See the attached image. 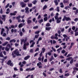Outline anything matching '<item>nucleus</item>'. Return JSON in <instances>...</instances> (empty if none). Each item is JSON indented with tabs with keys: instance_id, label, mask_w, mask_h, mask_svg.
I'll return each instance as SVG.
<instances>
[{
	"instance_id": "1",
	"label": "nucleus",
	"mask_w": 78,
	"mask_h": 78,
	"mask_svg": "<svg viewBox=\"0 0 78 78\" xmlns=\"http://www.w3.org/2000/svg\"><path fill=\"white\" fill-rule=\"evenodd\" d=\"M12 55L13 58H16V56H20V54H19V52L17 51V49L15 50L12 53Z\"/></svg>"
},
{
	"instance_id": "2",
	"label": "nucleus",
	"mask_w": 78,
	"mask_h": 78,
	"mask_svg": "<svg viewBox=\"0 0 78 78\" xmlns=\"http://www.w3.org/2000/svg\"><path fill=\"white\" fill-rule=\"evenodd\" d=\"M27 40L28 39L27 37L25 38V39H21L20 40L21 41V44L22 45L23 44V42H24V44H23V47H27V44L25 43L27 41Z\"/></svg>"
},
{
	"instance_id": "3",
	"label": "nucleus",
	"mask_w": 78,
	"mask_h": 78,
	"mask_svg": "<svg viewBox=\"0 0 78 78\" xmlns=\"http://www.w3.org/2000/svg\"><path fill=\"white\" fill-rule=\"evenodd\" d=\"M64 18L62 19V21L64 22L65 20L66 21H69V20H71V18L69 17H66V16L65 15L63 17Z\"/></svg>"
},
{
	"instance_id": "4",
	"label": "nucleus",
	"mask_w": 78,
	"mask_h": 78,
	"mask_svg": "<svg viewBox=\"0 0 78 78\" xmlns=\"http://www.w3.org/2000/svg\"><path fill=\"white\" fill-rule=\"evenodd\" d=\"M55 20H57L56 23H59L61 22V20H61L62 19V17H60L57 19H55Z\"/></svg>"
},
{
	"instance_id": "5",
	"label": "nucleus",
	"mask_w": 78,
	"mask_h": 78,
	"mask_svg": "<svg viewBox=\"0 0 78 78\" xmlns=\"http://www.w3.org/2000/svg\"><path fill=\"white\" fill-rule=\"evenodd\" d=\"M20 5H21L22 8H24L26 6L27 4L25 3H24L23 2H21L20 3Z\"/></svg>"
},
{
	"instance_id": "6",
	"label": "nucleus",
	"mask_w": 78,
	"mask_h": 78,
	"mask_svg": "<svg viewBox=\"0 0 78 78\" xmlns=\"http://www.w3.org/2000/svg\"><path fill=\"white\" fill-rule=\"evenodd\" d=\"M25 23H20L18 25V27L19 28H22V27H23V26H25Z\"/></svg>"
},
{
	"instance_id": "7",
	"label": "nucleus",
	"mask_w": 78,
	"mask_h": 78,
	"mask_svg": "<svg viewBox=\"0 0 78 78\" xmlns=\"http://www.w3.org/2000/svg\"><path fill=\"white\" fill-rule=\"evenodd\" d=\"M29 8L28 7H26V8H25V12L26 13H28H28H29Z\"/></svg>"
},
{
	"instance_id": "8",
	"label": "nucleus",
	"mask_w": 78,
	"mask_h": 78,
	"mask_svg": "<svg viewBox=\"0 0 78 78\" xmlns=\"http://www.w3.org/2000/svg\"><path fill=\"white\" fill-rule=\"evenodd\" d=\"M30 58V56L28 55L24 57V60H27V59H28Z\"/></svg>"
},
{
	"instance_id": "9",
	"label": "nucleus",
	"mask_w": 78,
	"mask_h": 78,
	"mask_svg": "<svg viewBox=\"0 0 78 78\" xmlns=\"http://www.w3.org/2000/svg\"><path fill=\"white\" fill-rule=\"evenodd\" d=\"M16 13H17V11H15L13 13H11L10 15V16H16Z\"/></svg>"
},
{
	"instance_id": "10",
	"label": "nucleus",
	"mask_w": 78,
	"mask_h": 78,
	"mask_svg": "<svg viewBox=\"0 0 78 78\" xmlns=\"http://www.w3.org/2000/svg\"><path fill=\"white\" fill-rule=\"evenodd\" d=\"M69 2V0H63V2L64 4L68 3Z\"/></svg>"
},
{
	"instance_id": "11",
	"label": "nucleus",
	"mask_w": 78,
	"mask_h": 78,
	"mask_svg": "<svg viewBox=\"0 0 78 78\" xmlns=\"http://www.w3.org/2000/svg\"><path fill=\"white\" fill-rule=\"evenodd\" d=\"M73 70H74L73 71V73H74L75 72V70H76V71H78V68L77 67H74L73 68Z\"/></svg>"
},
{
	"instance_id": "12",
	"label": "nucleus",
	"mask_w": 78,
	"mask_h": 78,
	"mask_svg": "<svg viewBox=\"0 0 78 78\" xmlns=\"http://www.w3.org/2000/svg\"><path fill=\"white\" fill-rule=\"evenodd\" d=\"M54 2L55 3V5L56 6H57V5H58V4H59V3L58 2V0H55L54 1Z\"/></svg>"
},
{
	"instance_id": "13",
	"label": "nucleus",
	"mask_w": 78,
	"mask_h": 78,
	"mask_svg": "<svg viewBox=\"0 0 78 78\" xmlns=\"http://www.w3.org/2000/svg\"><path fill=\"white\" fill-rule=\"evenodd\" d=\"M51 27H45V30L46 31H49L51 30Z\"/></svg>"
},
{
	"instance_id": "14",
	"label": "nucleus",
	"mask_w": 78,
	"mask_h": 78,
	"mask_svg": "<svg viewBox=\"0 0 78 78\" xmlns=\"http://www.w3.org/2000/svg\"><path fill=\"white\" fill-rule=\"evenodd\" d=\"M12 42L15 43L16 42V40H14V39H13L12 40H10V41L9 42H10V43H11V42Z\"/></svg>"
},
{
	"instance_id": "15",
	"label": "nucleus",
	"mask_w": 78,
	"mask_h": 78,
	"mask_svg": "<svg viewBox=\"0 0 78 78\" xmlns=\"http://www.w3.org/2000/svg\"><path fill=\"white\" fill-rule=\"evenodd\" d=\"M5 31V29L4 28H2L1 29V34H3V32Z\"/></svg>"
},
{
	"instance_id": "16",
	"label": "nucleus",
	"mask_w": 78,
	"mask_h": 78,
	"mask_svg": "<svg viewBox=\"0 0 78 78\" xmlns=\"http://www.w3.org/2000/svg\"><path fill=\"white\" fill-rule=\"evenodd\" d=\"M59 15V13H56L55 16L54 17L56 19L58 18V15Z\"/></svg>"
},
{
	"instance_id": "17",
	"label": "nucleus",
	"mask_w": 78,
	"mask_h": 78,
	"mask_svg": "<svg viewBox=\"0 0 78 78\" xmlns=\"http://www.w3.org/2000/svg\"><path fill=\"white\" fill-rule=\"evenodd\" d=\"M60 5H61L60 6L61 8H64V4H63V3L62 2H61Z\"/></svg>"
},
{
	"instance_id": "18",
	"label": "nucleus",
	"mask_w": 78,
	"mask_h": 78,
	"mask_svg": "<svg viewBox=\"0 0 78 78\" xmlns=\"http://www.w3.org/2000/svg\"><path fill=\"white\" fill-rule=\"evenodd\" d=\"M6 15H2V20H3V19H6Z\"/></svg>"
},
{
	"instance_id": "19",
	"label": "nucleus",
	"mask_w": 78,
	"mask_h": 78,
	"mask_svg": "<svg viewBox=\"0 0 78 78\" xmlns=\"http://www.w3.org/2000/svg\"><path fill=\"white\" fill-rule=\"evenodd\" d=\"M48 20V17H46L44 18V22H46V21H47Z\"/></svg>"
},
{
	"instance_id": "20",
	"label": "nucleus",
	"mask_w": 78,
	"mask_h": 78,
	"mask_svg": "<svg viewBox=\"0 0 78 78\" xmlns=\"http://www.w3.org/2000/svg\"><path fill=\"white\" fill-rule=\"evenodd\" d=\"M0 57H1V58H4V56L3 55L2 52L0 53Z\"/></svg>"
},
{
	"instance_id": "21",
	"label": "nucleus",
	"mask_w": 78,
	"mask_h": 78,
	"mask_svg": "<svg viewBox=\"0 0 78 78\" xmlns=\"http://www.w3.org/2000/svg\"><path fill=\"white\" fill-rule=\"evenodd\" d=\"M11 62H12L11 60H9L7 62V64L8 65H9V64L11 63Z\"/></svg>"
},
{
	"instance_id": "22",
	"label": "nucleus",
	"mask_w": 78,
	"mask_h": 78,
	"mask_svg": "<svg viewBox=\"0 0 78 78\" xmlns=\"http://www.w3.org/2000/svg\"><path fill=\"white\" fill-rule=\"evenodd\" d=\"M73 45H74V43H71V46L69 47V48H72V46H73Z\"/></svg>"
},
{
	"instance_id": "23",
	"label": "nucleus",
	"mask_w": 78,
	"mask_h": 78,
	"mask_svg": "<svg viewBox=\"0 0 78 78\" xmlns=\"http://www.w3.org/2000/svg\"><path fill=\"white\" fill-rule=\"evenodd\" d=\"M54 59V58H53V56H51V58L50 59L49 61L51 62Z\"/></svg>"
},
{
	"instance_id": "24",
	"label": "nucleus",
	"mask_w": 78,
	"mask_h": 78,
	"mask_svg": "<svg viewBox=\"0 0 78 78\" xmlns=\"http://www.w3.org/2000/svg\"><path fill=\"white\" fill-rule=\"evenodd\" d=\"M32 22L31 20H27V23L28 24H30V23H31Z\"/></svg>"
},
{
	"instance_id": "25",
	"label": "nucleus",
	"mask_w": 78,
	"mask_h": 78,
	"mask_svg": "<svg viewBox=\"0 0 78 78\" xmlns=\"http://www.w3.org/2000/svg\"><path fill=\"white\" fill-rule=\"evenodd\" d=\"M71 59H73V58L72 57H69L68 58H67L66 59V60H67L68 61H70L71 60Z\"/></svg>"
},
{
	"instance_id": "26",
	"label": "nucleus",
	"mask_w": 78,
	"mask_h": 78,
	"mask_svg": "<svg viewBox=\"0 0 78 78\" xmlns=\"http://www.w3.org/2000/svg\"><path fill=\"white\" fill-rule=\"evenodd\" d=\"M32 3L34 4V5H36V3H37V0H35L32 2Z\"/></svg>"
},
{
	"instance_id": "27",
	"label": "nucleus",
	"mask_w": 78,
	"mask_h": 78,
	"mask_svg": "<svg viewBox=\"0 0 78 78\" xmlns=\"http://www.w3.org/2000/svg\"><path fill=\"white\" fill-rule=\"evenodd\" d=\"M47 8V5H45L43 8V10H44Z\"/></svg>"
},
{
	"instance_id": "28",
	"label": "nucleus",
	"mask_w": 78,
	"mask_h": 78,
	"mask_svg": "<svg viewBox=\"0 0 78 78\" xmlns=\"http://www.w3.org/2000/svg\"><path fill=\"white\" fill-rule=\"evenodd\" d=\"M48 0H41V3H43V2H48Z\"/></svg>"
},
{
	"instance_id": "29",
	"label": "nucleus",
	"mask_w": 78,
	"mask_h": 78,
	"mask_svg": "<svg viewBox=\"0 0 78 78\" xmlns=\"http://www.w3.org/2000/svg\"><path fill=\"white\" fill-rule=\"evenodd\" d=\"M40 65H42V63L41 62H39V63H37V66H40Z\"/></svg>"
},
{
	"instance_id": "30",
	"label": "nucleus",
	"mask_w": 78,
	"mask_h": 78,
	"mask_svg": "<svg viewBox=\"0 0 78 78\" xmlns=\"http://www.w3.org/2000/svg\"><path fill=\"white\" fill-rule=\"evenodd\" d=\"M21 17V16H20V15L19 16H18L17 17H16L17 20H18L19 19H20Z\"/></svg>"
},
{
	"instance_id": "31",
	"label": "nucleus",
	"mask_w": 78,
	"mask_h": 78,
	"mask_svg": "<svg viewBox=\"0 0 78 78\" xmlns=\"http://www.w3.org/2000/svg\"><path fill=\"white\" fill-rule=\"evenodd\" d=\"M10 48H8V47H6L5 48V50H6V51H9V49H10Z\"/></svg>"
},
{
	"instance_id": "32",
	"label": "nucleus",
	"mask_w": 78,
	"mask_h": 78,
	"mask_svg": "<svg viewBox=\"0 0 78 78\" xmlns=\"http://www.w3.org/2000/svg\"><path fill=\"white\" fill-rule=\"evenodd\" d=\"M5 28L7 30H6V31H9V29L8 28V26H6L5 27Z\"/></svg>"
},
{
	"instance_id": "33",
	"label": "nucleus",
	"mask_w": 78,
	"mask_h": 78,
	"mask_svg": "<svg viewBox=\"0 0 78 78\" xmlns=\"http://www.w3.org/2000/svg\"><path fill=\"white\" fill-rule=\"evenodd\" d=\"M5 28L7 30H6V31H9V29L8 28V26H6L5 27Z\"/></svg>"
},
{
	"instance_id": "34",
	"label": "nucleus",
	"mask_w": 78,
	"mask_h": 78,
	"mask_svg": "<svg viewBox=\"0 0 78 78\" xmlns=\"http://www.w3.org/2000/svg\"><path fill=\"white\" fill-rule=\"evenodd\" d=\"M32 6H33V4L32 3L28 4V7H32Z\"/></svg>"
},
{
	"instance_id": "35",
	"label": "nucleus",
	"mask_w": 78,
	"mask_h": 78,
	"mask_svg": "<svg viewBox=\"0 0 78 78\" xmlns=\"http://www.w3.org/2000/svg\"><path fill=\"white\" fill-rule=\"evenodd\" d=\"M44 20H43V19H41L40 20H39V22L40 23H41L42 22H43Z\"/></svg>"
},
{
	"instance_id": "36",
	"label": "nucleus",
	"mask_w": 78,
	"mask_h": 78,
	"mask_svg": "<svg viewBox=\"0 0 78 78\" xmlns=\"http://www.w3.org/2000/svg\"><path fill=\"white\" fill-rule=\"evenodd\" d=\"M73 58H72L70 62V64H72L73 63Z\"/></svg>"
},
{
	"instance_id": "37",
	"label": "nucleus",
	"mask_w": 78,
	"mask_h": 78,
	"mask_svg": "<svg viewBox=\"0 0 78 78\" xmlns=\"http://www.w3.org/2000/svg\"><path fill=\"white\" fill-rule=\"evenodd\" d=\"M46 27H50V24L49 23H47L46 25Z\"/></svg>"
},
{
	"instance_id": "38",
	"label": "nucleus",
	"mask_w": 78,
	"mask_h": 78,
	"mask_svg": "<svg viewBox=\"0 0 78 78\" xmlns=\"http://www.w3.org/2000/svg\"><path fill=\"white\" fill-rule=\"evenodd\" d=\"M20 36H23V32H22L21 31H20Z\"/></svg>"
},
{
	"instance_id": "39",
	"label": "nucleus",
	"mask_w": 78,
	"mask_h": 78,
	"mask_svg": "<svg viewBox=\"0 0 78 78\" xmlns=\"http://www.w3.org/2000/svg\"><path fill=\"white\" fill-rule=\"evenodd\" d=\"M9 3H8L5 6V9H6V8H8V7H9Z\"/></svg>"
},
{
	"instance_id": "40",
	"label": "nucleus",
	"mask_w": 78,
	"mask_h": 78,
	"mask_svg": "<svg viewBox=\"0 0 78 78\" xmlns=\"http://www.w3.org/2000/svg\"><path fill=\"white\" fill-rule=\"evenodd\" d=\"M39 34H38L37 35H35V37L36 39H37V38H38V37H39Z\"/></svg>"
},
{
	"instance_id": "41",
	"label": "nucleus",
	"mask_w": 78,
	"mask_h": 78,
	"mask_svg": "<svg viewBox=\"0 0 78 78\" xmlns=\"http://www.w3.org/2000/svg\"><path fill=\"white\" fill-rule=\"evenodd\" d=\"M8 43V42H6L5 43H4V44H3L2 45L3 46H5Z\"/></svg>"
},
{
	"instance_id": "42",
	"label": "nucleus",
	"mask_w": 78,
	"mask_h": 78,
	"mask_svg": "<svg viewBox=\"0 0 78 78\" xmlns=\"http://www.w3.org/2000/svg\"><path fill=\"white\" fill-rule=\"evenodd\" d=\"M68 8H70V7H69V6H66L65 7V9H68Z\"/></svg>"
},
{
	"instance_id": "43",
	"label": "nucleus",
	"mask_w": 78,
	"mask_h": 78,
	"mask_svg": "<svg viewBox=\"0 0 78 78\" xmlns=\"http://www.w3.org/2000/svg\"><path fill=\"white\" fill-rule=\"evenodd\" d=\"M57 11L58 12H59V6L57 7Z\"/></svg>"
},
{
	"instance_id": "44",
	"label": "nucleus",
	"mask_w": 78,
	"mask_h": 78,
	"mask_svg": "<svg viewBox=\"0 0 78 78\" xmlns=\"http://www.w3.org/2000/svg\"><path fill=\"white\" fill-rule=\"evenodd\" d=\"M42 53H44V52H45V48H42Z\"/></svg>"
},
{
	"instance_id": "45",
	"label": "nucleus",
	"mask_w": 78,
	"mask_h": 78,
	"mask_svg": "<svg viewBox=\"0 0 78 78\" xmlns=\"http://www.w3.org/2000/svg\"><path fill=\"white\" fill-rule=\"evenodd\" d=\"M33 29H34L35 30L36 29H37V28H38V26H36L34 27H33Z\"/></svg>"
},
{
	"instance_id": "46",
	"label": "nucleus",
	"mask_w": 78,
	"mask_h": 78,
	"mask_svg": "<svg viewBox=\"0 0 78 78\" xmlns=\"http://www.w3.org/2000/svg\"><path fill=\"white\" fill-rule=\"evenodd\" d=\"M69 75H70V74H69V73H68L67 74H65V76H69Z\"/></svg>"
},
{
	"instance_id": "47",
	"label": "nucleus",
	"mask_w": 78,
	"mask_h": 78,
	"mask_svg": "<svg viewBox=\"0 0 78 78\" xmlns=\"http://www.w3.org/2000/svg\"><path fill=\"white\" fill-rule=\"evenodd\" d=\"M26 71H31V68H27L26 69Z\"/></svg>"
},
{
	"instance_id": "48",
	"label": "nucleus",
	"mask_w": 78,
	"mask_h": 78,
	"mask_svg": "<svg viewBox=\"0 0 78 78\" xmlns=\"http://www.w3.org/2000/svg\"><path fill=\"white\" fill-rule=\"evenodd\" d=\"M39 33H40V31H39V30H38V31H36L35 33V34H39Z\"/></svg>"
},
{
	"instance_id": "49",
	"label": "nucleus",
	"mask_w": 78,
	"mask_h": 78,
	"mask_svg": "<svg viewBox=\"0 0 78 78\" xmlns=\"http://www.w3.org/2000/svg\"><path fill=\"white\" fill-rule=\"evenodd\" d=\"M6 33H4L2 35V36L3 37H6Z\"/></svg>"
},
{
	"instance_id": "50",
	"label": "nucleus",
	"mask_w": 78,
	"mask_h": 78,
	"mask_svg": "<svg viewBox=\"0 0 78 78\" xmlns=\"http://www.w3.org/2000/svg\"><path fill=\"white\" fill-rule=\"evenodd\" d=\"M0 13L3 14V9L2 8H1L0 9Z\"/></svg>"
},
{
	"instance_id": "51",
	"label": "nucleus",
	"mask_w": 78,
	"mask_h": 78,
	"mask_svg": "<svg viewBox=\"0 0 78 78\" xmlns=\"http://www.w3.org/2000/svg\"><path fill=\"white\" fill-rule=\"evenodd\" d=\"M66 51L64 50H62V54H64V53H66Z\"/></svg>"
},
{
	"instance_id": "52",
	"label": "nucleus",
	"mask_w": 78,
	"mask_h": 78,
	"mask_svg": "<svg viewBox=\"0 0 78 78\" xmlns=\"http://www.w3.org/2000/svg\"><path fill=\"white\" fill-rule=\"evenodd\" d=\"M54 8H53V7L49 9V11H54Z\"/></svg>"
},
{
	"instance_id": "53",
	"label": "nucleus",
	"mask_w": 78,
	"mask_h": 78,
	"mask_svg": "<svg viewBox=\"0 0 78 78\" xmlns=\"http://www.w3.org/2000/svg\"><path fill=\"white\" fill-rule=\"evenodd\" d=\"M43 75H44V77H46V76H47V74H46L45 73L43 72Z\"/></svg>"
},
{
	"instance_id": "54",
	"label": "nucleus",
	"mask_w": 78,
	"mask_h": 78,
	"mask_svg": "<svg viewBox=\"0 0 78 78\" xmlns=\"http://www.w3.org/2000/svg\"><path fill=\"white\" fill-rule=\"evenodd\" d=\"M5 40H7V41H10V38L9 37H8L7 38L5 39Z\"/></svg>"
},
{
	"instance_id": "55",
	"label": "nucleus",
	"mask_w": 78,
	"mask_h": 78,
	"mask_svg": "<svg viewBox=\"0 0 78 78\" xmlns=\"http://www.w3.org/2000/svg\"><path fill=\"white\" fill-rule=\"evenodd\" d=\"M72 54H69L68 55H67L66 57H69L70 56H72Z\"/></svg>"
},
{
	"instance_id": "56",
	"label": "nucleus",
	"mask_w": 78,
	"mask_h": 78,
	"mask_svg": "<svg viewBox=\"0 0 78 78\" xmlns=\"http://www.w3.org/2000/svg\"><path fill=\"white\" fill-rule=\"evenodd\" d=\"M59 72H60V73H62V69L61 68V69H60Z\"/></svg>"
},
{
	"instance_id": "57",
	"label": "nucleus",
	"mask_w": 78,
	"mask_h": 78,
	"mask_svg": "<svg viewBox=\"0 0 78 78\" xmlns=\"http://www.w3.org/2000/svg\"><path fill=\"white\" fill-rule=\"evenodd\" d=\"M39 48H37L35 50V52H36L37 51H39Z\"/></svg>"
},
{
	"instance_id": "58",
	"label": "nucleus",
	"mask_w": 78,
	"mask_h": 78,
	"mask_svg": "<svg viewBox=\"0 0 78 78\" xmlns=\"http://www.w3.org/2000/svg\"><path fill=\"white\" fill-rule=\"evenodd\" d=\"M40 57H42V51H41V53L40 54Z\"/></svg>"
},
{
	"instance_id": "59",
	"label": "nucleus",
	"mask_w": 78,
	"mask_h": 78,
	"mask_svg": "<svg viewBox=\"0 0 78 78\" xmlns=\"http://www.w3.org/2000/svg\"><path fill=\"white\" fill-rule=\"evenodd\" d=\"M78 35V32H76L75 33V36H77Z\"/></svg>"
},
{
	"instance_id": "60",
	"label": "nucleus",
	"mask_w": 78,
	"mask_h": 78,
	"mask_svg": "<svg viewBox=\"0 0 78 78\" xmlns=\"http://www.w3.org/2000/svg\"><path fill=\"white\" fill-rule=\"evenodd\" d=\"M62 49V48L61 47H60V48H59L58 49L57 51H59V50H61Z\"/></svg>"
},
{
	"instance_id": "61",
	"label": "nucleus",
	"mask_w": 78,
	"mask_h": 78,
	"mask_svg": "<svg viewBox=\"0 0 78 78\" xmlns=\"http://www.w3.org/2000/svg\"><path fill=\"white\" fill-rule=\"evenodd\" d=\"M59 78H64V76H63V75H62V76H59Z\"/></svg>"
},
{
	"instance_id": "62",
	"label": "nucleus",
	"mask_w": 78,
	"mask_h": 78,
	"mask_svg": "<svg viewBox=\"0 0 78 78\" xmlns=\"http://www.w3.org/2000/svg\"><path fill=\"white\" fill-rule=\"evenodd\" d=\"M42 37H39V39L38 40V41H41V40H42Z\"/></svg>"
},
{
	"instance_id": "63",
	"label": "nucleus",
	"mask_w": 78,
	"mask_h": 78,
	"mask_svg": "<svg viewBox=\"0 0 78 78\" xmlns=\"http://www.w3.org/2000/svg\"><path fill=\"white\" fill-rule=\"evenodd\" d=\"M61 31L62 33H63V32L64 31V28H63L62 29Z\"/></svg>"
},
{
	"instance_id": "64",
	"label": "nucleus",
	"mask_w": 78,
	"mask_h": 78,
	"mask_svg": "<svg viewBox=\"0 0 78 78\" xmlns=\"http://www.w3.org/2000/svg\"><path fill=\"white\" fill-rule=\"evenodd\" d=\"M54 70V68H52L49 69V71H52Z\"/></svg>"
}]
</instances>
